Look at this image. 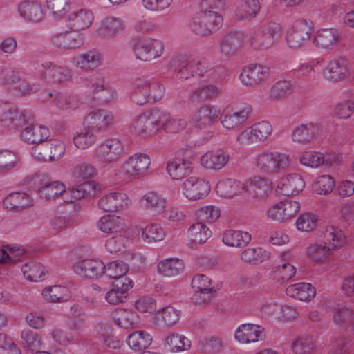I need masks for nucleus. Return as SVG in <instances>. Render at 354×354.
<instances>
[{"label": "nucleus", "mask_w": 354, "mask_h": 354, "mask_svg": "<svg viewBox=\"0 0 354 354\" xmlns=\"http://www.w3.org/2000/svg\"><path fill=\"white\" fill-rule=\"evenodd\" d=\"M161 129L172 133L177 131L176 120L171 118L169 113L156 107L142 113L131 125L132 133L146 138L153 136Z\"/></svg>", "instance_id": "nucleus-1"}, {"label": "nucleus", "mask_w": 354, "mask_h": 354, "mask_svg": "<svg viewBox=\"0 0 354 354\" xmlns=\"http://www.w3.org/2000/svg\"><path fill=\"white\" fill-rule=\"evenodd\" d=\"M346 236L343 231L335 226H330L323 233L320 243H315L308 247L307 255L312 261L320 262L326 259L332 250L344 245Z\"/></svg>", "instance_id": "nucleus-2"}, {"label": "nucleus", "mask_w": 354, "mask_h": 354, "mask_svg": "<svg viewBox=\"0 0 354 354\" xmlns=\"http://www.w3.org/2000/svg\"><path fill=\"white\" fill-rule=\"evenodd\" d=\"M163 92L164 88L156 78L142 76L134 80L131 99L136 104L142 106L160 101Z\"/></svg>", "instance_id": "nucleus-3"}, {"label": "nucleus", "mask_w": 354, "mask_h": 354, "mask_svg": "<svg viewBox=\"0 0 354 354\" xmlns=\"http://www.w3.org/2000/svg\"><path fill=\"white\" fill-rule=\"evenodd\" d=\"M223 18L217 10H200L190 23L196 35L205 36L216 32L222 25Z\"/></svg>", "instance_id": "nucleus-4"}, {"label": "nucleus", "mask_w": 354, "mask_h": 354, "mask_svg": "<svg viewBox=\"0 0 354 354\" xmlns=\"http://www.w3.org/2000/svg\"><path fill=\"white\" fill-rule=\"evenodd\" d=\"M254 165L261 172L275 174L285 172L289 167L290 160L286 154L263 151L256 156Z\"/></svg>", "instance_id": "nucleus-5"}, {"label": "nucleus", "mask_w": 354, "mask_h": 354, "mask_svg": "<svg viewBox=\"0 0 354 354\" xmlns=\"http://www.w3.org/2000/svg\"><path fill=\"white\" fill-rule=\"evenodd\" d=\"M281 32V26L270 23L257 29L251 36L250 46L255 50H266L270 48Z\"/></svg>", "instance_id": "nucleus-6"}, {"label": "nucleus", "mask_w": 354, "mask_h": 354, "mask_svg": "<svg viewBox=\"0 0 354 354\" xmlns=\"http://www.w3.org/2000/svg\"><path fill=\"white\" fill-rule=\"evenodd\" d=\"M163 50L162 42L152 38L138 39L133 45L136 57L145 62H150L160 57Z\"/></svg>", "instance_id": "nucleus-7"}, {"label": "nucleus", "mask_w": 354, "mask_h": 354, "mask_svg": "<svg viewBox=\"0 0 354 354\" xmlns=\"http://www.w3.org/2000/svg\"><path fill=\"white\" fill-rule=\"evenodd\" d=\"M312 23L304 19L295 22L292 28L288 32L287 43L292 48H301L309 40L312 33Z\"/></svg>", "instance_id": "nucleus-8"}, {"label": "nucleus", "mask_w": 354, "mask_h": 354, "mask_svg": "<svg viewBox=\"0 0 354 354\" xmlns=\"http://www.w3.org/2000/svg\"><path fill=\"white\" fill-rule=\"evenodd\" d=\"M124 154L123 144L118 139H108L98 146L95 150L96 158L106 164L116 162Z\"/></svg>", "instance_id": "nucleus-9"}, {"label": "nucleus", "mask_w": 354, "mask_h": 354, "mask_svg": "<svg viewBox=\"0 0 354 354\" xmlns=\"http://www.w3.org/2000/svg\"><path fill=\"white\" fill-rule=\"evenodd\" d=\"M27 116L29 121L26 120L21 127L27 124L28 126L21 133V138L23 140L30 144H43L45 140L50 136V131L48 128L41 125L34 124V118L32 113L26 110Z\"/></svg>", "instance_id": "nucleus-10"}, {"label": "nucleus", "mask_w": 354, "mask_h": 354, "mask_svg": "<svg viewBox=\"0 0 354 354\" xmlns=\"http://www.w3.org/2000/svg\"><path fill=\"white\" fill-rule=\"evenodd\" d=\"M245 39L246 35L243 31H230L221 37L219 51L225 56H233L239 52Z\"/></svg>", "instance_id": "nucleus-11"}, {"label": "nucleus", "mask_w": 354, "mask_h": 354, "mask_svg": "<svg viewBox=\"0 0 354 354\" xmlns=\"http://www.w3.org/2000/svg\"><path fill=\"white\" fill-rule=\"evenodd\" d=\"M151 164L150 157L145 153H135L128 158L123 171L129 178H138L145 174Z\"/></svg>", "instance_id": "nucleus-12"}, {"label": "nucleus", "mask_w": 354, "mask_h": 354, "mask_svg": "<svg viewBox=\"0 0 354 354\" xmlns=\"http://www.w3.org/2000/svg\"><path fill=\"white\" fill-rule=\"evenodd\" d=\"M348 60L344 57H338L328 61L323 71L324 77L329 81L337 82L343 81L348 75Z\"/></svg>", "instance_id": "nucleus-13"}, {"label": "nucleus", "mask_w": 354, "mask_h": 354, "mask_svg": "<svg viewBox=\"0 0 354 354\" xmlns=\"http://www.w3.org/2000/svg\"><path fill=\"white\" fill-rule=\"evenodd\" d=\"M272 131V127L268 122L262 121L253 124L250 129L243 131L236 138L240 145L257 141H262L267 138Z\"/></svg>", "instance_id": "nucleus-14"}, {"label": "nucleus", "mask_w": 354, "mask_h": 354, "mask_svg": "<svg viewBox=\"0 0 354 354\" xmlns=\"http://www.w3.org/2000/svg\"><path fill=\"white\" fill-rule=\"evenodd\" d=\"M181 186L183 194L190 200L203 198L208 194L210 190L208 182L196 177L185 179Z\"/></svg>", "instance_id": "nucleus-15"}, {"label": "nucleus", "mask_w": 354, "mask_h": 354, "mask_svg": "<svg viewBox=\"0 0 354 354\" xmlns=\"http://www.w3.org/2000/svg\"><path fill=\"white\" fill-rule=\"evenodd\" d=\"M42 66L44 70L41 73L43 80L56 84H62L71 80V69L65 66H57L51 62L46 63Z\"/></svg>", "instance_id": "nucleus-16"}, {"label": "nucleus", "mask_w": 354, "mask_h": 354, "mask_svg": "<svg viewBox=\"0 0 354 354\" xmlns=\"http://www.w3.org/2000/svg\"><path fill=\"white\" fill-rule=\"evenodd\" d=\"M220 110L211 104H205L200 107L192 115V122L200 129L211 127L217 120Z\"/></svg>", "instance_id": "nucleus-17"}, {"label": "nucleus", "mask_w": 354, "mask_h": 354, "mask_svg": "<svg viewBox=\"0 0 354 354\" xmlns=\"http://www.w3.org/2000/svg\"><path fill=\"white\" fill-rule=\"evenodd\" d=\"M130 203L127 195L123 192H111L98 201L99 207L106 212H115L124 209Z\"/></svg>", "instance_id": "nucleus-18"}, {"label": "nucleus", "mask_w": 354, "mask_h": 354, "mask_svg": "<svg viewBox=\"0 0 354 354\" xmlns=\"http://www.w3.org/2000/svg\"><path fill=\"white\" fill-rule=\"evenodd\" d=\"M304 187L305 183L301 176L298 174H291L279 181L276 192L278 194L290 196L299 194Z\"/></svg>", "instance_id": "nucleus-19"}, {"label": "nucleus", "mask_w": 354, "mask_h": 354, "mask_svg": "<svg viewBox=\"0 0 354 354\" xmlns=\"http://www.w3.org/2000/svg\"><path fill=\"white\" fill-rule=\"evenodd\" d=\"M65 145L59 140L50 139L45 141L41 147H37L35 153H38L37 158L43 160H57L65 151Z\"/></svg>", "instance_id": "nucleus-20"}, {"label": "nucleus", "mask_w": 354, "mask_h": 354, "mask_svg": "<svg viewBox=\"0 0 354 354\" xmlns=\"http://www.w3.org/2000/svg\"><path fill=\"white\" fill-rule=\"evenodd\" d=\"M26 111L19 112L17 107H8L0 102V121L5 127L12 129L21 126L26 120Z\"/></svg>", "instance_id": "nucleus-21"}, {"label": "nucleus", "mask_w": 354, "mask_h": 354, "mask_svg": "<svg viewBox=\"0 0 354 354\" xmlns=\"http://www.w3.org/2000/svg\"><path fill=\"white\" fill-rule=\"evenodd\" d=\"M105 268L104 263L96 259H84L77 262L73 266L75 273L86 278L101 276L105 272Z\"/></svg>", "instance_id": "nucleus-22"}, {"label": "nucleus", "mask_w": 354, "mask_h": 354, "mask_svg": "<svg viewBox=\"0 0 354 354\" xmlns=\"http://www.w3.org/2000/svg\"><path fill=\"white\" fill-rule=\"evenodd\" d=\"M322 130L319 124L308 122L297 126L292 133V138L294 142L302 144H308L314 140Z\"/></svg>", "instance_id": "nucleus-23"}, {"label": "nucleus", "mask_w": 354, "mask_h": 354, "mask_svg": "<svg viewBox=\"0 0 354 354\" xmlns=\"http://www.w3.org/2000/svg\"><path fill=\"white\" fill-rule=\"evenodd\" d=\"M67 26L72 30L80 31L87 28L92 24L93 15L88 9L73 11L66 16Z\"/></svg>", "instance_id": "nucleus-24"}, {"label": "nucleus", "mask_w": 354, "mask_h": 354, "mask_svg": "<svg viewBox=\"0 0 354 354\" xmlns=\"http://www.w3.org/2000/svg\"><path fill=\"white\" fill-rule=\"evenodd\" d=\"M269 68L259 64H250L243 69L239 78L241 82L247 86L258 84L268 75Z\"/></svg>", "instance_id": "nucleus-25"}, {"label": "nucleus", "mask_w": 354, "mask_h": 354, "mask_svg": "<svg viewBox=\"0 0 354 354\" xmlns=\"http://www.w3.org/2000/svg\"><path fill=\"white\" fill-rule=\"evenodd\" d=\"M48 97L44 100H51L59 109L64 111H71L78 108L80 100L75 95L68 93H47Z\"/></svg>", "instance_id": "nucleus-26"}, {"label": "nucleus", "mask_w": 354, "mask_h": 354, "mask_svg": "<svg viewBox=\"0 0 354 354\" xmlns=\"http://www.w3.org/2000/svg\"><path fill=\"white\" fill-rule=\"evenodd\" d=\"M53 45L64 50L75 49L84 44L82 36L79 33L65 32L53 36L51 39Z\"/></svg>", "instance_id": "nucleus-27"}, {"label": "nucleus", "mask_w": 354, "mask_h": 354, "mask_svg": "<svg viewBox=\"0 0 354 354\" xmlns=\"http://www.w3.org/2000/svg\"><path fill=\"white\" fill-rule=\"evenodd\" d=\"M124 28L122 19L113 16L104 18L97 30V34L104 38H113Z\"/></svg>", "instance_id": "nucleus-28"}, {"label": "nucleus", "mask_w": 354, "mask_h": 354, "mask_svg": "<svg viewBox=\"0 0 354 354\" xmlns=\"http://www.w3.org/2000/svg\"><path fill=\"white\" fill-rule=\"evenodd\" d=\"M113 115L105 110L91 112L85 118L88 128L93 131L104 129L113 120Z\"/></svg>", "instance_id": "nucleus-29"}, {"label": "nucleus", "mask_w": 354, "mask_h": 354, "mask_svg": "<svg viewBox=\"0 0 354 354\" xmlns=\"http://www.w3.org/2000/svg\"><path fill=\"white\" fill-rule=\"evenodd\" d=\"M101 55L95 50L73 57V64L84 71L93 70L101 64Z\"/></svg>", "instance_id": "nucleus-30"}, {"label": "nucleus", "mask_w": 354, "mask_h": 354, "mask_svg": "<svg viewBox=\"0 0 354 354\" xmlns=\"http://www.w3.org/2000/svg\"><path fill=\"white\" fill-rule=\"evenodd\" d=\"M189 242L187 243L190 248H196L198 243H205L212 236L211 230L203 223L197 222L191 225L187 231Z\"/></svg>", "instance_id": "nucleus-31"}, {"label": "nucleus", "mask_w": 354, "mask_h": 354, "mask_svg": "<svg viewBox=\"0 0 354 354\" xmlns=\"http://www.w3.org/2000/svg\"><path fill=\"white\" fill-rule=\"evenodd\" d=\"M221 92V89L214 84H203L190 93L189 101L193 104H198L218 96Z\"/></svg>", "instance_id": "nucleus-32"}, {"label": "nucleus", "mask_w": 354, "mask_h": 354, "mask_svg": "<svg viewBox=\"0 0 354 354\" xmlns=\"http://www.w3.org/2000/svg\"><path fill=\"white\" fill-rule=\"evenodd\" d=\"M229 161V154L223 150L210 151L201 158V165L207 169H220Z\"/></svg>", "instance_id": "nucleus-33"}, {"label": "nucleus", "mask_w": 354, "mask_h": 354, "mask_svg": "<svg viewBox=\"0 0 354 354\" xmlns=\"http://www.w3.org/2000/svg\"><path fill=\"white\" fill-rule=\"evenodd\" d=\"M260 10L258 0H239L236 10V17L243 21L254 18Z\"/></svg>", "instance_id": "nucleus-34"}, {"label": "nucleus", "mask_w": 354, "mask_h": 354, "mask_svg": "<svg viewBox=\"0 0 354 354\" xmlns=\"http://www.w3.org/2000/svg\"><path fill=\"white\" fill-rule=\"evenodd\" d=\"M286 293L291 297L308 301L315 297L316 291L310 283H297L288 286L286 289Z\"/></svg>", "instance_id": "nucleus-35"}, {"label": "nucleus", "mask_w": 354, "mask_h": 354, "mask_svg": "<svg viewBox=\"0 0 354 354\" xmlns=\"http://www.w3.org/2000/svg\"><path fill=\"white\" fill-rule=\"evenodd\" d=\"M252 108L245 105L242 109L232 114H225L221 118L223 126L227 129H232L243 124L248 118Z\"/></svg>", "instance_id": "nucleus-36"}, {"label": "nucleus", "mask_w": 354, "mask_h": 354, "mask_svg": "<svg viewBox=\"0 0 354 354\" xmlns=\"http://www.w3.org/2000/svg\"><path fill=\"white\" fill-rule=\"evenodd\" d=\"M30 204V197L23 192L11 193L3 200V205L6 209L17 212L24 209Z\"/></svg>", "instance_id": "nucleus-37"}, {"label": "nucleus", "mask_w": 354, "mask_h": 354, "mask_svg": "<svg viewBox=\"0 0 354 354\" xmlns=\"http://www.w3.org/2000/svg\"><path fill=\"white\" fill-rule=\"evenodd\" d=\"M20 15L28 21L39 22L43 17L41 6L36 1L26 0L19 6Z\"/></svg>", "instance_id": "nucleus-38"}, {"label": "nucleus", "mask_w": 354, "mask_h": 354, "mask_svg": "<svg viewBox=\"0 0 354 354\" xmlns=\"http://www.w3.org/2000/svg\"><path fill=\"white\" fill-rule=\"evenodd\" d=\"M99 229L104 233L117 234L124 228V220L115 215H106L97 223Z\"/></svg>", "instance_id": "nucleus-39"}, {"label": "nucleus", "mask_w": 354, "mask_h": 354, "mask_svg": "<svg viewBox=\"0 0 354 354\" xmlns=\"http://www.w3.org/2000/svg\"><path fill=\"white\" fill-rule=\"evenodd\" d=\"M91 88L95 97L102 102H110L114 97V91L104 85L102 78L97 76H93L91 78Z\"/></svg>", "instance_id": "nucleus-40"}, {"label": "nucleus", "mask_w": 354, "mask_h": 354, "mask_svg": "<svg viewBox=\"0 0 354 354\" xmlns=\"http://www.w3.org/2000/svg\"><path fill=\"white\" fill-rule=\"evenodd\" d=\"M113 319L117 325L124 329H133L140 324L138 315L133 311L120 309L117 311Z\"/></svg>", "instance_id": "nucleus-41"}, {"label": "nucleus", "mask_w": 354, "mask_h": 354, "mask_svg": "<svg viewBox=\"0 0 354 354\" xmlns=\"http://www.w3.org/2000/svg\"><path fill=\"white\" fill-rule=\"evenodd\" d=\"M222 240L227 245L242 248L251 241V235L247 232L229 230L223 234Z\"/></svg>", "instance_id": "nucleus-42"}, {"label": "nucleus", "mask_w": 354, "mask_h": 354, "mask_svg": "<svg viewBox=\"0 0 354 354\" xmlns=\"http://www.w3.org/2000/svg\"><path fill=\"white\" fill-rule=\"evenodd\" d=\"M317 337L310 333H302L292 343L291 349L295 354H308L315 346Z\"/></svg>", "instance_id": "nucleus-43"}, {"label": "nucleus", "mask_w": 354, "mask_h": 354, "mask_svg": "<svg viewBox=\"0 0 354 354\" xmlns=\"http://www.w3.org/2000/svg\"><path fill=\"white\" fill-rule=\"evenodd\" d=\"M339 36L337 30L334 29L319 30L314 39V43L317 47L329 48L337 45Z\"/></svg>", "instance_id": "nucleus-44"}, {"label": "nucleus", "mask_w": 354, "mask_h": 354, "mask_svg": "<svg viewBox=\"0 0 354 354\" xmlns=\"http://www.w3.org/2000/svg\"><path fill=\"white\" fill-rule=\"evenodd\" d=\"M196 61L193 56L187 53L178 55V78L187 80L194 76Z\"/></svg>", "instance_id": "nucleus-45"}, {"label": "nucleus", "mask_w": 354, "mask_h": 354, "mask_svg": "<svg viewBox=\"0 0 354 354\" xmlns=\"http://www.w3.org/2000/svg\"><path fill=\"white\" fill-rule=\"evenodd\" d=\"M246 186L241 182L234 179H226L219 182L216 185V190L222 196L231 198L234 195L243 192Z\"/></svg>", "instance_id": "nucleus-46"}, {"label": "nucleus", "mask_w": 354, "mask_h": 354, "mask_svg": "<svg viewBox=\"0 0 354 354\" xmlns=\"http://www.w3.org/2000/svg\"><path fill=\"white\" fill-rule=\"evenodd\" d=\"M154 320L156 324L160 326V330L166 329V326L170 327L177 322V313L174 308L167 306L158 312Z\"/></svg>", "instance_id": "nucleus-47"}, {"label": "nucleus", "mask_w": 354, "mask_h": 354, "mask_svg": "<svg viewBox=\"0 0 354 354\" xmlns=\"http://www.w3.org/2000/svg\"><path fill=\"white\" fill-rule=\"evenodd\" d=\"M64 192H66L64 185L58 181L42 180L38 189L39 195L48 199L62 194Z\"/></svg>", "instance_id": "nucleus-48"}, {"label": "nucleus", "mask_w": 354, "mask_h": 354, "mask_svg": "<svg viewBox=\"0 0 354 354\" xmlns=\"http://www.w3.org/2000/svg\"><path fill=\"white\" fill-rule=\"evenodd\" d=\"M42 295L46 300L50 302H63L69 298L68 288L62 286L47 287L43 290Z\"/></svg>", "instance_id": "nucleus-49"}, {"label": "nucleus", "mask_w": 354, "mask_h": 354, "mask_svg": "<svg viewBox=\"0 0 354 354\" xmlns=\"http://www.w3.org/2000/svg\"><path fill=\"white\" fill-rule=\"evenodd\" d=\"M127 342L131 349L139 351L151 345L152 337L150 333H130Z\"/></svg>", "instance_id": "nucleus-50"}, {"label": "nucleus", "mask_w": 354, "mask_h": 354, "mask_svg": "<svg viewBox=\"0 0 354 354\" xmlns=\"http://www.w3.org/2000/svg\"><path fill=\"white\" fill-rule=\"evenodd\" d=\"M270 253L262 248H248L241 254V259L250 264H259L269 258Z\"/></svg>", "instance_id": "nucleus-51"}, {"label": "nucleus", "mask_w": 354, "mask_h": 354, "mask_svg": "<svg viewBox=\"0 0 354 354\" xmlns=\"http://www.w3.org/2000/svg\"><path fill=\"white\" fill-rule=\"evenodd\" d=\"M272 183L270 180L261 176H255L250 180L247 189L252 192L256 197H262L271 190Z\"/></svg>", "instance_id": "nucleus-52"}, {"label": "nucleus", "mask_w": 354, "mask_h": 354, "mask_svg": "<svg viewBox=\"0 0 354 354\" xmlns=\"http://www.w3.org/2000/svg\"><path fill=\"white\" fill-rule=\"evenodd\" d=\"M292 91L290 82L282 80L275 83L270 89L269 97L272 100H281L288 97Z\"/></svg>", "instance_id": "nucleus-53"}, {"label": "nucleus", "mask_w": 354, "mask_h": 354, "mask_svg": "<svg viewBox=\"0 0 354 354\" xmlns=\"http://www.w3.org/2000/svg\"><path fill=\"white\" fill-rule=\"evenodd\" d=\"M24 276L32 281H42L45 273L43 271V266L40 263L28 262L21 267Z\"/></svg>", "instance_id": "nucleus-54"}, {"label": "nucleus", "mask_w": 354, "mask_h": 354, "mask_svg": "<svg viewBox=\"0 0 354 354\" xmlns=\"http://www.w3.org/2000/svg\"><path fill=\"white\" fill-rule=\"evenodd\" d=\"M46 5L55 19L66 16L70 8L69 0H46Z\"/></svg>", "instance_id": "nucleus-55"}, {"label": "nucleus", "mask_w": 354, "mask_h": 354, "mask_svg": "<svg viewBox=\"0 0 354 354\" xmlns=\"http://www.w3.org/2000/svg\"><path fill=\"white\" fill-rule=\"evenodd\" d=\"M97 174V169L89 163H84L75 167L72 175L76 182L93 178Z\"/></svg>", "instance_id": "nucleus-56"}, {"label": "nucleus", "mask_w": 354, "mask_h": 354, "mask_svg": "<svg viewBox=\"0 0 354 354\" xmlns=\"http://www.w3.org/2000/svg\"><path fill=\"white\" fill-rule=\"evenodd\" d=\"M221 215L218 207L214 205H208L201 207L196 212V216L198 222L214 223Z\"/></svg>", "instance_id": "nucleus-57"}, {"label": "nucleus", "mask_w": 354, "mask_h": 354, "mask_svg": "<svg viewBox=\"0 0 354 354\" xmlns=\"http://www.w3.org/2000/svg\"><path fill=\"white\" fill-rule=\"evenodd\" d=\"M97 136L91 129L88 128L82 131L73 138L75 145L82 149L88 148L96 141Z\"/></svg>", "instance_id": "nucleus-58"}, {"label": "nucleus", "mask_w": 354, "mask_h": 354, "mask_svg": "<svg viewBox=\"0 0 354 354\" xmlns=\"http://www.w3.org/2000/svg\"><path fill=\"white\" fill-rule=\"evenodd\" d=\"M335 187V181L329 175L319 176L313 185L314 190L319 194H328Z\"/></svg>", "instance_id": "nucleus-59"}, {"label": "nucleus", "mask_w": 354, "mask_h": 354, "mask_svg": "<svg viewBox=\"0 0 354 354\" xmlns=\"http://www.w3.org/2000/svg\"><path fill=\"white\" fill-rule=\"evenodd\" d=\"M144 240L151 242L162 241L165 237V232L159 225L151 224L142 229V233Z\"/></svg>", "instance_id": "nucleus-60"}, {"label": "nucleus", "mask_w": 354, "mask_h": 354, "mask_svg": "<svg viewBox=\"0 0 354 354\" xmlns=\"http://www.w3.org/2000/svg\"><path fill=\"white\" fill-rule=\"evenodd\" d=\"M145 205L149 209H153L158 212H162L165 209V201L160 195L155 192L146 194L142 199Z\"/></svg>", "instance_id": "nucleus-61"}, {"label": "nucleus", "mask_w": 354, "mask_h": 354, "mask_svg": "<svg viewBox=\"0 0 354 354\" xmlns=\"http://www.w3.org/2000/svg\"><path fill=\"white\" fill-rule=\"evenodd\" d=\"M128 270L129 266L127 263L122 261H115L108 265L104 273L111 279L118 278L125 275Z\"/></svg>", "instance_id": "nucleus-62"}, {"label": "nucleus", "mask_w": 354, "mask_h": 354, "mask_svg": "<svg viewBox=\"0 0 354 354\" xmlns=\"http://www.w3.org/2000/svg\"><path fill=\"white\" fill-rule=\"evenodd\" d=\"M323 153L316 151H306L299 158L300 163L310 167H319L323 164Z\"/></svg>", "instance_id": "nucleus-63"}, {"label": "nucleus", "mask_w": 354, "mask_h": 354, "mask_svg": "<svg viewBox=\"0 0 354 354\" xmlns=\"http://www.w3.org/2000/svg\"><path fill=\"white\" fill-rule=\"evenodd\" d=\"M21 344L32 351L41 348L42 339L38 333H21Z\"/></svg>", "instance_id": "nucleus-64"}]
</instances>
